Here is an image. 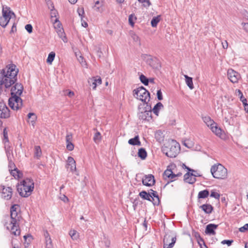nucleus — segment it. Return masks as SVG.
<instances>
[{
    "label": "nucleus",
    "mask_w": 248,
    "mask_h": 248,
    "mask_svg": "<svg viewBox=\"0 0 248 248\" xmlns=\"http://www.w3.org/2000/svg\"><path fill=\"white\" fill-rule=\"evenodd\" d=\"M197 175H195L193 173L188 172L184 175V180L185 182L189 183L190 184H194L196 181V177H197Z\"/></svg>",
    "instance_id": "nucleus-17"
},
{
    "label": "nucleus",
    "mask_w": 248,
    "mask_h": 248,
    "mask_svg": "<svg viewBox=\"0 0 248 248\" xmlns=\"http://www.w3.org/2000/svg\"><path fill=\"white\" fill-rule=\"evenodd\" d=\"M0 192L2 198L6 200H9L11 199L13 191L11 187H5L4 186H0Z\"/></svg>",
    "instance_id": "nucleus-11"
},
{
    "label": "nucleus",
    "mask_w": 248,
    "mask_h": 248,
    "mask_svg": "<svg viewBox=\"0 0 248 248\" xmlns=\"http://www.w3.org/2000/svg\"><path fill=\"white\" fill-rule=\"evenodd\" d=\"M202 120L208 126L211 127L213 124L215 125V123L209 116H206L202 117Z\"/></svg>",
    "instance_id": "nucleus-27"
},
{
    "label": "nucleus",
    "mask_w": 248,
    "mask_h": 248,
    "mask_svg": "<svg viewBox=\"0 0 248 248\" xmlns=\"http://www.w3.org/2000/svg\"><path fill=\"white\" fill-rule=\"evenodd\" d=\"M136 19L137 17L135 16V15L134 14H131L129 16L128 18V21L129 24L132 26H134L135 23L134 21L136 20Z\"/></svg>",
    "instance_id": "nucleus-43"
},
{
    "label": "nucleus",
    "mask_w": 248,
    "mask_h": 248,
    "mask_svg": "<svg viewBox=\"0 0 248 248\" xmlns=\"http://www.w3.org/2000/svg\"><path fill=\"white\" fill-rule=\"evenodd\" d=\"M70 167V171L72 172L74 171H76V165L75 164H73L72 165H69V167Z\"/></svg>",
    "instance_id": "nucleus-60"
},
{
    "label": "nucleus",
    "mask_w": 248,
    "mask_h": 248,
    "mask_svg": "<svg viewBox=\"0 0 248 248\" xmlns=\"http://www.w3.org/2000/svg\"><path fill=\"white\" fill-rule=\"evenodd\" d=\"M140 196L144 200H146L149 201H151L150 199V197H152V195H150V193H147L145 191H142L139 194Z\"/></svg>",
    "instance_id": "nucleus-34"
},
{
    "label": "nucleus",
    "mask_w": 248,
    "mask_h": 248,
    "mask_svg": "<svg viewBox=\"0 0 248 248\" xmlns=\"http://www.w3.org/2000/svg\"><path fill=\"white\" fill-rule=\"evenodd\" d=\"M211 172L213 176L218 179H224L227 178V170L222 165H214L211 168Z\"/></svg>",
    "instance_id": "nucleus-5"
},
{
    "label": "nucleus",
    "mask_w": 248,
    "mask_h": 248,
    "mask_svg": "<svg viewBox=\"0 0 248 248\" xmlns=\"http://www.w3.org/2000/svg\"><path fill=\"white\" fill-rule=\"evenodd\" d=\"M176 241V235L166 234L163 239V248H172Z\"/></svg>",
    "instance_id": "nucleus-10"
},
{
    "label": "nucleus",
    "mask_w": 248,
    "mask_h": 248,
    "mask_svg": "<svg viewBox=\"0 0 248 248\" xmlns=\"http://www.w3.org/2000/svg\"><path fill=\"white\" fill-rule=\"evenodd\" d=\"M76 161L74 159V158L71 156H69L67 159V163L66 165V167L69 168V165H72L73 164H75Z\"/></svg>",
    "instance_id": "nucleus-47"
},
{
    "label": "nucleus",
    "mask_w": 248,
    "mask_h": 248,
    "mask_svg": "<svg viewBox=\"0 0 248 248\" xmlns=\"http://www.w3.org/2000/svg\"><path fill=\"white\" fill-rule=\"evenodd\" d=\"M210 129H211L212 131L215 133L217 136L218 137H220L222 134V130L221 128L218 127L217 126L216 124L215 123V125H212L210 127Z\"/></svg>",
    "instance_id": "nucleus-25"
},
{
    "label": "nucleus",
    "mask_w": 248,
    "mask_h": 248,
    "mask_svg": "<svg viewBox=\"0 0 248 248\" xmlns=\"http://www.w3.org/2000/svg\"><path fill=\"white\" fill-rule=\"evenodd\" d=\"M25 29L29 33H31L32 31V27L31 24H27L25 26Z\"/></svg>",
    "instance_id": "nucleus-56"
},
{
    "label": "nucleus",
    "mask_w": 248,
    "mask_h": 248,
    "mask_svg": "<svg viewBox=\"0 0 248 248\" xmlns=\"http://www.w3.org/2000/svg\"><path fill=\"white\" fill-rule=\"evenodd\" d=\"M209 195V192L208 190L205 189L202 191H201L199 192L198 195V198L199 199H205Z\"/></svg>",
    "instance_id": "nucleus-31"
},
{
    "label": "nucleus",
    "mask_w": 248,
    "mask_h": 248,
    "mask_svg": "<svg viewBox=\"0 0 248 248\" xmlns=\"http://www.w3.org/2000/svg\"><path fill=\"white\" fill-rule=\"evenodd\" d=\"M142 182L143 185L147 186H153L155 183L154 175L152 174L145 175L144 177L142 178Z\"/></svg>",
    "instance_id": "nucleus-16"
},
{
    "label": "nucleus",
    "mask_w": 248,
    "mask_h": 248,
    "mask_svg": "<svg viewBox=\"0 0 248 248\" xmlns=\"http://www.w3.org/2000/svg\"><path fill=\"white\" fill-rule=\"evenodd\" d=\"M138 1L142 3L144 7H149L151 5L150 0H138Z\"/></svg>",
    "instance_id": "nucleus-50"
},
{
    "label": "nucleus",
    "mask_w": 248,
    "mask_h": 248,
    "mask_svg": "<svg viewBox=\"0 0 248 248\" xmlns=\"http://www.w3.org/2000/svg\"><path fill=\"white\" fill-rule=\"evenodd\" d=\"M78 13L79 16L81 17V21H82V18L83 17V15L84 14V11L83 8H78Z\"/></svg>",
    "instance_id": "nucleus-51"
},
{
    "label": "nucleus",
    "mask_w": 248,
    "mask_h": 248,
    "mask_svg": "<svg viewBox=\"0 0 248 248\" xmlns=\"http://www.w3.org/2000/svg\"><path fill=\"white\" fill-rule=\"evenodd\" d=\"M164 106L162 103L158 102L153 108L152 111L155 114L156 116H158L159 110L163 108Z\"/></svg>",
    "instance_id": "nucleus-24"
},
{
    "label": "nucleus",
    "mask_w": 248,
    "mask_h": 248,
    "mask_svg": "<svg viewBox=\"0 0 248 248\" xmlns=\"http://www.w3.org/2000/svg\"><path fill=\"white\" fill-rule=\"evenodd\" d=\"M56 31L59 37L61 38L64 43L67 42V39L63 28H60V30H58Z\"/></svg>",
    "instance_id": "nucleus-26"
},
{
    "label": "nucleus",
    "mask_w": 248,
    "mask_h": 248,
    "mask_svg": "<svg viewBox=\"0 0 248 248\" xmlns=\"http://www.w3.org/2000/svg\"><path fill=\"white\" fill-rule=\"evenodd\" d=\"M19 195L23 197H28L31 195L34 187V183L32 179L26 178L21 182L20 184L16 186Z\"/></svg>",
    "instance_id": "nucleus-3"
},
{
    "label": "nucleus",
    "mask_w": 248,
    "mask_h": 248,
    "mask_svg": "<svg viewBox=\"0 0 248 248\" xmlns=\"http://www.w3.org/2000/svg\"><path fill=\"white\" fill-rule=\"evenodd\" d=\"M9 170H13L14 168H16L15 166L14 163L12 161L11 159H9V165H8Z\"/></svg>",
    "instance_id": "nucleus-57"
},
{
    "label": "nucleus",
    "mask_w": 248,
    "mask_h": 248,
    "mask_svg": "<svg viewBox=\"0 0 248 248\" xmlns=\"http://www.w3.org/2000/svg\"><path fill=\"white\" fill-rule=\"evenodd\" d=\"M54 24H56V25L54 26L55 29L57 31L58 30H60V28H62V25L59 20L58 18H56L54 20Z\"/></svg>",
    "instance_id": "nucleus-45"
},
{
    "label": "nucleus",
    "mask_w": 248,
    "mask_h": 248,
    "mask_svg": "<svg viewBox=\"0 0 248 248\" xmlns=\"http://www.w3.org/2000/svg\"><path fill=\"white\" fill-rule=\"evenodd\" d=\"M186 79V82L187 86L190 89H193L194 88V85L193 84L192 78L188 77L187 75H184Z\"/></svg>",
    "instance_id": "nucleus-29"
},
{
    "label": "nucleus",
    "mask_w": 248,
    "mask_h": 248,
    "mask_svg": "<svg viewBox=\"0 0 248 248\" xmlns=\"http://www.w3.org/2000/svg\"><path fill=\"white\" fill-rule=\"evenodd\" d=\"M2 14V16H0V25L3 28H5L10 21L12 15L15 16V14L11 10L10 7L3 6Z\"/></svg>",
    "instance_id": "nucleus-7"
},
{
    "label": "nucleus",
    "mask_w": 248,
    "mask_h": 248,
    "mask_svg": "<svg viewBox=\"0 0 248 248\" xmlns=\"http://www.w3.org/2000/svg\"><path fill=\"white\" fill-rule=\"evenodd\" d=\"M175 168L176 165L174 164H170L168 166L167 170L164 172V174L171 180L175 179V173L173 171V170ZM173 180L171 181V182Z\"/></svg>",
    "instance_id": "nucleus-15"
},
{
    "label": "nucleus",
    "mask_w": 248,
    "mask_h": 248,
    "mask_svg": "<svg viewBox=\"0 0 248 248\" xmlns=\"http://www.w3.org/2000/svg\"><path fill=\"white\" fill-rule=\"evenodd\" d=\"M138 156L141 159H145L147 157V152L145 149L141 148L139 149Z\"/></svg>",
    "instance_id": "nucleus-32"
},
{
    "label": "nucleus",
    "mask_w": 248,
    "mask_h": 248,
    "mask_svg": "<svg viewBox=\"0 0 248 248\" xmlns=\"http://www.w3.org/2000/svg\"><path fill=\"white\" fill-rule=\"evenodd\" d=\"M157 97L159 100H162L163 99V96L161 90H159L157 92Z\"/></svg>",
    "instance_id": "nucleus-59"
},
{
    "label": "nucleus",
    "mask_w": 248,
    "mask_h": 248,
    "mask_svg": "<svg viewBox=\"0 0 248 248\" xmlns=\"http://www.w3.org/2000/svg\"><path fill=\"white\" fill-rule=\"evenodd\" d=\"M239 230L241 232H245L248 230V224H245L243 227L240 228Z\"/></svg>",
    "instance_id": "nucleus-58"
},
{
    "label": "nucleus",
    "mask_w": 248,
    "mask_h": 248,
    "mask_svg": "<svg viewBox=\"0 0 248 248\" xmlns=\"http://www.w3.org/2000/svg\"><path fill=\"white\" fill-rule=\"evenodd\" d=\"M101 138H102V137H101L100 133L99 132L97 131L95 133L93 140V141L95 143H99L101 141Z\"/></svg>",
    "instance_id": "nucleus-41"
},
{
    "label": "nucleus",
    "mask_w": 248,
    "mask_h": 248,
    "mask_svg": "<svg viewBox=\"0 0 248 248\" xmlns=\"http://www.w3.org/2000/svg\"><path fill=\"white\" fill-rule=\"evenodd\" d=\"M194 236L196 238L198 243H200V241H202L203 244H204L205 242L203 238L201 237L200 234L199 232H195Z\"/></svg>",
    "instance_id": "nucleus-46"
},
{
    "label": "nucleus",
    "mask_w": 248,
    "mask_h": 248,
    "mask_svg": "<svg viewBox=\"0 0 248 248\" xmlns=\"http://www.w3.org/2000/svg\"><path fill=\"white\" fill-rule=\"evenodd\" d=\"M227 75L228 78L233 83H237L240 78V74L232 69L228 70Z\"/></svg>",
    "instance_id": "nucleus-13"
},
{
    "label": "nucleus",
    "mask_w": 248,
    "mask_h": 248,
    "mask_svg": "<svg viewBox=\"0 0 248 248\" xmlns=\"http://www.w3.org/2000/svg\"><path fill=\"white\" fill-rule=\"evenodd\" d=\"M20 96H12L9 99V105L13 110H17L22 106V100Z\"/></svg>",
    "instance_id": "nucleus-9"
},
{
    "label": "nucleus",
    "mask_w": 248,
    "mask_h": 248,
    "mask_svg": "<svg viewBox=\"0 0 248 248\" xmlns=\"http://www.w3.org/2000/svg\"><path fill=\"white\" fill-rule=\"evenodd\" d=\"M66 92H68L67 93H66V94L69 96L70 97H72V96H74V93L72 91H66Z\"/></svg>",
    "instance_id": "nucleus-63"
},
{
    "label": "nucleus",
    "mask_w": 248,
    "mask_h": 248,
    "mask_svg": "<svg viewBox=\"0 0 248 248\" xmlns=\"http://www.w3.org/2000/svg\"><path fill=\"white\" fill-rule=\"evenodd\" d=\"M88 82L91 86H93V89L95 90L97 86V83L95 82V78L93 77L88 80Z\"/></svg>",
    "instance_id": "nucleus-44"
},
{
    "label": "nucleus",
    "mask_w": 248,
    "mask_h": 248,
    "mask_svg": "<svg viewBox=\"0 0 248 248\" xmlns=\"http://www.w3.org/2000/svg\"><path fill=\"white\" fill-rule=\"evenodd\" d=\"M128 143L132 145H141V142L140 140L139 136L138 135L135 136L134 138L129 139Z\"/></svg>",
    "instance_id": "nucleus-22"
},
{
    "label": "nucleus",
    "mask_w": 248,
    "mask_h": 248,
    "mask_svg": "<svg viewBox=\"0 0 248 248\" xmlns=\"http://www.w3.org/2000/svg\"><path fill=\"white\" fill-rule=\"evenodd\" d=\"M140 79L141 83H142L144 85L147 86L148 85L149 82V79L144 75L141 74L140 76Z\"/></svg>",
    "instance_id": "nucleus-38"
},
{
    "label": "nucleus",
    "mask_w": 248,
    "mask_h": 248,
    "mask_svg": "<svg viewBox=\"0 0 248 248\" xmlns=\"http://www.w3.org/2000/svg\"><path fill=\"white\" fill-rule=\"evenodd\" d=\"M19 207L18 204L13 205L10 208V220L6 222L5 226L11 233L15 236H18L20 234V230L19 226L20 216L18 215L17 209Z\"/></svg>",
    "instance_id": "nucleus-2"
},
{
    "label": "nucleus",
    "mask_w": 248,
    "mask_h": 248,
    "mask_svg": "<svg viewBox=\"0 0 248 248\" xmlns=\"http://www.w3.org/2000/svg\"><path fill=\"white\" fill-rule=\"evenodd\" d=\"M69 234L73 240H77L78 238L79 234L77 231L75 230L70 231Z\"/></svg>",
    "instance_id": "nucleus-35"
},
{
    "label": "nucleus",
    "mask_w": 248,
    "mask_h": 248,
    "mask_svg": "<svg viewBox=\"0 0 248 248\" xmlns=\"http://www.w3.org/2000/svg\"><path fill=\"white\" fill-rule=\"evenodd\" d=\"M141 57L148 65L154 69H158L160 66L159 60L156 57L146 54H142Z\"/></svg>",
    "instance_id": "nucleus-8"
},
{
    "label": "nucleus",
    "mask_w": 248,
    "mask_h": 248,
    "mask_svg": "<svg viewBox=\"0 0 248 248\" xmlns=\"http://www.w3.org/2000/svg\"><path fill=\"white\" fill-rule=\"evenodd\" d=\"M28 118L30 120V122L32 125H33L37 119L36 114L32 112L29 113L28 114Z\"/></svg>",
    "instance_id": "nucleus-36"
},
{
    "label": "nucleus",
    "mask_w": 248,
    "mask_h": 248,
    "mask_svg": "<svg viewBox=\"0 0 248 248\" xmlns=\"http://www.w3.org/2000/svg\"><path fill=\"white\" fill-rule=\"evenodd\" d=\"M139 117L141 120L150 121L152 119V110H145L144 112H141L139 114Z\"/></svg>",
    "instance_id": "nucleus-18"
},
{
    "label": "nucleus",
    "mask_w": 248,
    "mask_h": 248,
    "mask_svg": "<svg viewBox=\"0 0 248 248\" xmlns=\"http://www.w3.org/2000/svg\"><path fill=\"white\" fill-rule=\"evenodd\" d=\"M244 30L248 32V23H242Z\"/></svg>",
    "instance_id": "nucleus-62"
},
{
    "label": "nucleus",
    "mask_w": 248,
    "mask_h": 248,
    "mask_svg": "<svg viewBox=\"0 0 248 248\" xmlns=\"http://www.w3.org/2000/svg\"><path fill=\"white\" fill-rule=\"evenodd\" d=\"M232 240H224L221 242V244H227L228 246H230L232 245Z\"/></svg>",
    "instance_id": "nucleus-55"
},
{
    "label": "nucleus",
    "mask_w": 248,
    "mask_h": 248,
    "mask_svg": "<svg viewBox=\"0 0 248 248\" xmlns=\"http://www.w3.org/2000/svg\"><path fill=\"white\" fill-rule=\"evenodd\" d=\"M200 208L207 214H210L214 209V207L210 204H204L201 205Z\"/></svg>",
    "instance_id": "nucleus-21"
},
{
    "label": "nucleus",
    "mask_w": 248,
    "mask_h": 248,
    "mask_svg": "<svg viewBox=\"0 0 248 248\" xmlns=\"http://www.w3.org/2000/svg\"><path fill=\"white\" fill-rule=\"evenodd\" d=\"M211 197H214L216 199L219 200L220 198V194L214 191H212L210 194Z\"/></svg>",
    "instance_id": "nucleus-52"
},
{
    "label": "nucleus",
    "mask_w": 248,
    "mask_h": 248,
    "mask_svg": "<svg viewBox=\"0 0 248 248\" xmlns=\"http://www.w3.org/2000/svg\"><path fill=\"white\" fill-rule=\"evenodd\" d=\"M10 117V110L3 102H0V118L6 119Z\"/></svg>",
    "instance_id": "nucleus-12"
},
{
    "label": "nucleus",
    "mask_w": 248,
    "mask_h": 248,
    "mask_svg": "<svg viewBox=\"0 0 248 248\" xmlns=\"http://www.w3.org/2000/svg\"><path fill=\"white\" fill-rule=\"evenodd\" d=\"M41 155L42 151L40 147L39 146H35L34 156L38 158Z\"/></svg>",
    "instance_id": "nucleus-42"
},
{
    "label": "nucleus",
    "mask_w": 248,
    "mask_h": 248,
    "mask_svg": "<svg viewBox=\"0 0 248 248\" xmlns=\"http://www.w3.org/2000/svg\"><path fill=\"white\" fill-rule=\"evenodd\" d=\"M9 170L10 171L11 174L14 176L15 178L16 179L20 177L21 173L17 168H14L13 170Z\"/></svg>",
    "instance_id": "nucleus-33"
},
{
    "label": "nucleus",
    "mask_w": 248,
    "mask_h": 248,
    "mask_svg": "<svg viewBox=\"0 0 248 248\" xmlns=\"http://www.w3.org/2000/svg\"><path fill=\"white\" fill-rule=\"evenodd\" d=\"M152 192L150 193V195H152V197H150V199L152 198L154 200L153 197L156 198V201H155L154 202V205H158L160 202L157 193L156 191H154L153 190H151Z\"/></svg>",
    "instance_id": "nucleus-30"
},
{
    "label": "nucleus",
    "mask_w": 248,
    "mask_h": 248,
    "mask_svg": "<svg viewBox=\"0 0 248 248\" xmlns=\"http://www.w3.org/2000/svg\"><path fill=\"white\" fill-rule=\"evenodd\" d=\"M23 90V85L19 83H16L12 87L11 89V94L12 96L21 95Z\"/></svg>",
    "instance_id": "nucleus-14"
},
{
    "label": "nucleus",
    "mask_w": 248,
    "mask_h": 248,
    "mask_svg": "<svg viewBox=\"0 0 248 248\" xmlns=\"http://www.w3.org/2000/svg\"><path fill=\"white\" fill-rule=\"evenodd\" d=\"M44 235L45 238V248H53L52 240L47 231L44 232Z\"/></svg>",
    "instance_id": "nucleus-20"
},
{
    "label": "nucleus",
    "mask_w": 248,
    "mask_h": 248,
    "mask_svg": "<svg viewBox=\"0 0 248 248\" xmlns=\"http://www.w3.org/2000/svg\"><path fill=\"white\" fill-rule=\"evenodd\" d=\"M18 70L15 64H9L0 72V93L4 87L8 89L17 81Z\"/></svg>",
    "instance_id": "nucleus-1"
},
{
    "label": "nucleus",
    "mask_w": 248,
    "mask_h": 248,
    "mask_svg": "<svg viewBox=\"0 0 248 248\" xmlns=\"http://www.w3.org/2000/svg\"><path fill=\"white\" fill-rule=\"evenodd\" d=\"M55 56V53L54 52H51L48 56V57L46 60V62L48 63L51 64L52 62L53 61Z\"/></svg>",
    "instance_id": "nucleus-40"
},
{
    "label": "nucleus",
    "mask_w": 248,
    "mask_h": 248,
    "mask_svg": "<svg viewBox=\"0 0 248 248\" xmlns=\"http://www.w3.org/2000/svg\"><path fill=\"white\" fill-rule=\"evenodd\" d=\"M180 149L179 144L176 140H171L164 144L162 147V152L169 157H175Z\"/></svg>",
    "instance_id": "nucleus-4"
},
{
    "label": "nucleus",
    "mask_w": 248,
    "mask_h": 248,
    "mask_svg": "<svg viewBox=\"0 0 248 248\" xmlns=\"http://www.w3.org/2000/svg\"><path fill=\"white\" fill-rule=\"evenodd\" d=\"M67 149L70 151L73 150L74 148V145L72 143H66Z\"/></svg>",
    "instance_id": "nucleus-54"
},
{
    "label": "nucleus",
    "mask_w": 248,
    "mask_h": 248,
    "mask_svg": "<svg viewBox=\"0 0 248 248\" xmlns=\"http://www.w3.org/2000/svg\"><path fill=\"white\" fill-rule=\"evenodd\" d=\"M5 152H6V155H7V157H8V160H9V155L10 154V152L11 151V150L10 149V147H8L7 148H6V147H5Z\"/></svg>",
    "instance_id": "nucleus-61"
},
{
    "label": "nucleus",
    "mask_w": 248,
    "mask_h": 248,
    "mask_svg": "<svg viewBox=\"0 0 248 248\" xmlns=\"http://www.w3.org/2000/svg\"><path fill=\"white\" fill-rule=\"evenodd\" d=\"M72 134L70 133L66 135V143H72Z\"/></svg>",
    "instance_id": "nucleus-53"
},
{
    "label": "nucleus",
    "mask_w": 248,
    "mask_h": 248,
    "mask_svg": "<svg viewBox=\"0 0 248 248\" xmlns=\"http://www.w3.org/2000/svg\"><path fill=\"white\" fill-rule=\"evenodd\" d=\"M49 3L50 4V6L49 7V8L51 10V12H50L51 17V18L56 17V18L57 16L58 15V13L57 11L54 9V6L53 4L51 1H50V2L48 3L47 4L48 5Z\"/></svg>",
    "instance_id": "nucleus-28"
},
{
    "label": "nucleus",
    "mask_w": 248,
    "mask_h": 248,
    "mask_svg": "<svg viewBox=\"0 0 248 248\" xmlns=\"http://www.w3.org/2000/svg\"><path fill=\"white\" fill-rule=\"evenodd\" d=\"M131 36L134 41L139 42L140 44V38L136 34L133 32L131 33Z\"/></svg>",
    "instance_id": "nucleus-49"
},
{
    "label": "nucleus",
    "mask_w": 248,
    "mask_h": 248,
    "mask_svg": "<svg viewBox=\"0 0 248 248\" xmlns=\"http://www.w3.org/2000/svg\"><path fill=\"white\" fill-rule=\"evenodd\" d=\"M104 5L103 0H97L94 1V7L97 12H101L102 11V7Z\"/></svg>",
    "instance_id": "nucleus-23"
},
{
    "label": "nucleus",
    "mask_w": 248,
    "mask_h": 248,
    "mask_svg": "<svg viewBox=\"0 0 248 248\" xmlns=\"http://www.w3.org/2000/svg\"><path fill=\"white\" fill-rule=\"evenodd\" d=\"M160 16H155L151 20V24L153 27H156L160 20Z\"/></svg>",
    "instance_id": "nucleus-37"
},
{
    "label": "nucleus",
    "mask_w": 248,
    "mask_h": 248,
    "mask_svg": "<svg viewBox=\"0 0 248 248\" xmlns=\"http://www.w3.org/2000/svg\"><path fill=\"white\" fill-rule=\"evenodd\" d=\"M3 137H4L3 142L4 143V144H5L6 142H9L8 133H7L6 128H4V129L3 130Z\"/></svg>",
    "instance_id": "nucleus-48"
},
{
    "label": "nucleus",
    "mask_w": 248,
    "mask_h": 248,
    "mask_svg": "<svg viewBox=\"0 0 248 248\" xmlns=\"http://www.w3.org/2000/svg\"><path fill=\"white\" fill-rule=\"evenodd\" d=\"M222 44L223 47L224 49H227L228 48V44L226 40H225L224 42H222Z\"/></svg>",
    "instance_id": "nucleus-64"
},
{
    "label": "nucleus",
    "mask_w": 248,
    "mask_h": 248,
    "mask_svg": "<svg viewBox=\"0 0 248 248\" xmlns=\"http://www.w3.org/2000/svg\"><path fill=\"white\" fill-rule=\"evenodd\" d=\"M236 92L238 93V95L240 97V101L243 103V104L247 102V99L243 96L242 92L240 90H236Z\"/></svg>",
    "instance_id": "nucleus-39"
},
{
    "label": "nucleus",
    "mask_w": 248,
    "mask_h": 248,
    "mask_svg": "<svg viewBox=\"0 0 248 248\" xmlns=\"http://www.w3.org/2000/svg\"><path fill=\"white\" fill-rule=\"evenodd\" d=\"M218 225L215 224H209L206 227L205 232L207 234L215 235L216 232L215 230L217 228Z\"/></svg>",
    "instance_id": "nucleus-19"
},
{
    "label": "nucleus",
    "mask_w": 248,
    "mask_h": 248,
    "mask_svg": "<svg viewBox=\"0 0 248 248\" xmlns=\"http://www.w3.org/2000/svg\"><path fill=\"white\" fill-rule=\"evenodd\" d=\"M134 96L142 102L147 104L150 101V94L143 86L139 87L133 91Z\"/></svg>",
    "instance_id": "nucleus-6"
}]
</instances>
